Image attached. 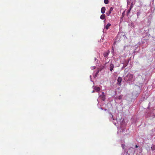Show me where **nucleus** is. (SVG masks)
Here are the masks:
<instances>
[{
    "label": "nucleus",
    "instance_id": "nucleus-20",
    "mask_svg": "<svg viewBox=\"0 0 155 155\" xmlns=\"http://www.w3.org/2000/svg\"><path fill=\"white\" fill-rule=\"evenodd\" d=\"M135 147L136 148H138V146H137V145H136L135 146Z\"/></svg>",
    "mask_w": 155,
    "mask_h": 155
},
{
    "label": "nucleus",
    "instance_id": "nucleus-11",
    "mask_svg": "<svg viewBox=\"0 0 155 155\" xmlns=\"http://www.w3.org/2000/svg\"><path fill=\"white\" fill-rule=\"evenodd\" d=\"M95 89L97 92L99 91L100 90V88L99 87H96Z\"/></svg>",
    "mask_w": 155,
    "mask_h": 155
},
{
    "label": "nucleus",
    "instance_id": "nucleus-8",
    "mask_svg": "<svg viewBox=\"0 0 155 155\" xmlns=\"http://www.w3.org/2000/svg\"><path fill=\"white\" fill-rule=\"evenodd\" d=\"M113 8L112 7H111L109 12V14H107L108 16H109V15H110V13H111L112 11H113Z\"/></svg>",
    "mask_w": 155,
    "mask_h": 155
},
{
    "label": "nucleus",
    "instance_id": "nucleus-24",
    "mask_svg": "<svg viewBox=\"0 0 155 155\" xmlns=\"http://www.w3.org/2000/svg\"><path fill=\"white\" fill-rule=\"evenodd\" d=\"M107 110V109H105V110Z\"/></svg>",
    "mask_w": 155,
    "mask_h": 155
},
{
    "label": "nucleus",
    "instance_id": "nucleus-5",
    "mask_svg": "<svg viewBox=\"0 0 155 155\" xmlns=\"http://www.w3.org/2000/svg\"><path fill=\"white\" fill-rule=\"evenodd\" d=\"M105 10L106 9L105 7H102L101 8V13L102 14H104L105 12Z\"/></svg>",
    "mask_w": 155,
    "mask_h": 155
},
{
    "label": "nucleus",
    "instance_id": "nucleus-12",
    "mask_svg": "<svg viewBox=\"0 0 155 155\" xmlns=\"http://www.w3.org/2000/svg\"><path fill=\"white\" fill-rule=\"evenodd\" d=\"M104 2L105 4H107L108 3L109 1L108 0H104Z\"/></svg>",
    "mask_w": 155,
    "mask_h": 155
},
{
    "label": "nucleus",
    "instance_id": "nucleus-13",
    "mask_svg": "<svg viewBox=\"0 0 155 155\" xmlns=\"http://www.w3.org/2000/svg\"><path fill=\"white\" fill-rule=\"evenodd\" d=\"M131 9H129L127 11V14L128 15L129 14L130 12V11Z\"/></svg>",
    "mask_w": 155,
    "mask_h": 155
},
{
    "label": "nucleus",
    "instance_id": "nucleus-10",
    "mask_svg": "<svg viewBox=\"0 0 155 155\" xmlns=\"http://www.w3.org/2000/svg\"><path fill=\"white\" fill-rule=\"evenodd\" d=\"M111 25V24L110 23H108L105 26V28L107 29L109 28V27Z\"/></svg>",
    "mask_w": 155,
    "mask_h": 155
},
{
    "label": "nucleus",
    "instance_id": "nucleus-14",
    "mask_svg": "<svg viewBox=\"0 0 155 155\" xmlns=\"http://www.w3.org/2000/svg\"><path fill=\"white\" fill-rule=\"evenodd\" d=\"M123 149H124L125 147V145L124 144H122L121 145Z\"/></svg>",
    "mask_w": 155,
    "mask_h": 155
},
{
    "label": "nucleus",
    "instance_id": "nucleus-3",
    "mask_svg": "<svg viewBox=\"0 0 155 155\" xmlns=\"http://www.w3.org/2000/svg\"><path fill=\"white\" fill-rule=\"evenodd\" d=\"M100 98L103 101H104L105 99V96L104 92L102 93V94L100 96Z\"/></svg>",
    "mask_w": 155,
    "mask_h": 155
},
{
    "label": "nucleus",
    "instance_id": "nucleus-21",
    "mask_svg": "<svg viewBox=\"0 0 155 155\" xmlns=\"http://www.w3.org/2000/svg\"><path fill=\"white\" fill-rule=\"evenodd\" d=\"M97 60V59L96 58H94V60H95V61H96Z\"/></svg>",
    "mask_w": 155,
    "mask_h": 155
},
{
    "label": "nucleus",
    "instance_id": "nucleus-1",
    "mask_svg": "<svg viewBox=\"0 0 155 155\" xmlns=\"http://www.w3.org/2000/svg\"><path fill=\"white\" fill-rule=\"evenodd\" d=\"M133 74L128 73L124 77V79L126 81H132L133 79Z\"/></svg>",
    "mask_w": 155,
    "mask_h": 155
},
{
    "label": "nucleus",
    "instance_id": "nucleus-22",
    "mask_svg": "<svg viewBox=\"0 0 155 155\" xmlns=\"http://www.w3.org/2000/svg\"><path fill=\"white\" fill-rule=\"evenodd\" d=\"M106 14L107 15V14H109V12L108 13L106 12Z\"/></svg>",
    "mask_w": 155,
    "mask_h": 155
},
{
    "label": "nucleus",
    "instance_id": "nucleus-23",
    "mask_svg": "<svg viewBox=\"0 0 155 155\" xmlns=\"http://www.w3.org/2000/svg\"><path fill=\"white\" fill-rule=\"evenodd\" d=\"M114 123L115 125H116V123Z\"/></svg>",
    "mask_w": 155,
    "mask_h": 155
},
{
    "label": "nucleus",
    "instance_id": "nucleus-15",
    "mask_svg": "<svg viewBox=\"0 0 155 155\" xmlns=\"http://www.w3.org/2000/svg\"><path fill=\"white\" fill-rule=\"evenodd\" d=\"M140 12H137V16H139L140 15Z\"/></svg>",
    "mask_w": 155,
    "mask_h": 155
},
{
    "label": "nucleus",
    "instance_id": "nucleus-9",
    "mask_svg": "<svg viewBox=\"0 0 155 155\" xmlns=\"http://www.w3.org/2000/svg\"><path fill=\"white\" fill-rule=\"evenodd\" d=\"M105 15L104 14L100 16V18L101 19H105Z\"/></svg>",
    "mask_w": 155,
    "mask_h": 155
},
{
    "label": "nucleus",
    "instance_id": "nucleus-17",
    "mask_svg": "<svg viewBox=\"0 0 155 155\" xmlns=\"http://www.w3.org/2000/svg\"><path fill=\"white\" fill-rule=\"evenodd\" d=\"M133 7V5L132 4V3H131V5L129 8L130 9H131Z\"/></svg>",
    "mask_w": 155,
    "mask_h": 155
},
{
    "label": "nucleus",
    "instance_id": "nucleus-16",
    "mask_svg": "<svg viewBox=\"0 0 155 155\" xmlns=\"http://www.w3.org/2000/svg\"><path fill=\"white\" fill-rule=\"evenodd\" d=\"M99 71H97V72H96V74H95V76L96 77L97 75V74H98L99 73Z\"/></svg>",
    "mask_w": 155,
    "mask_h": 155
},
{
    "label": "nucleus",
    "instance_id": "nucleus-7",
    "mask_svg": "<svg viewBox=\"0 0 155 155\" xmlns=\"http://www.w3.org/2000/svg\"><path fill=\"white\" fill-rule=\"evenodd\" d=\"M115 42H116L115 41L114 44V45H113V46H112V51H111V52L112 53H113L114 52V48H115H115H116Z\"/></svg>",
    "mask_w": 155,
    "mask_h": 155
},
{
    "label": "nucleus",
    "instance_id": "nucleus-19",
    "mask_svg": "<svg viewBox=\"0 0 155 155\" xmlns=\"http://www.w3.org/2000/svg\"><path fill=\"white\" fill-rule=\"evenodd\" d=\"M111 119H112V120H114V119L113 118V115H111Z\"/></svg>",
    "mask_w": 155,
    "mask_h": 155
},
{
    "label": "nucleus",
    "instance_id": "nucleus-6",
    "mask_svg": "<svg viewBox=\"0 0 155 155\" xmlns=\"http://www.w3.org/2000/svg\"><path fill=\"white\" fill-rule=\"evenodd\" d=\"M114 68V65L113 64H111L110 66V71H112Z\"/></svg>",
    "mask_w": 155,
    "mask_h": 155
},
{
    "label": "nucleus",
    "instance_id": "nucleus-18",
    "mask_svg": "<svg viewBox=\"0 0 155 155\" xmlns=\"http://www.w3.org/2000/svg\"><path fill=\"white\" fill-rule=\"evenodd\" d=\"M122 97V95H120L118 97V99H121Z\"/></svg>",
    "mask_w": 155,
    "mask_h": 155
},
{
    "label": "nucleus",
    "instance_id": "nucleus-4",
    "mask_svg": "<svg viewBox=\"0 0 155 155\" xmlns=\"http://www.w3.org/2000/svg\"><path fill=\"white\" fill-rule=\"evenodd\" d=\"M118 82V84L119 85H120V83L122 81V78L120 77H119L117 80Z\"/></svg>",
    "mask_w": 155,
    "mask_h": 155
},
{
    "label": "nucleus",
    "instance_id": "nucleus-2",
    "mask_svg": "<svg viewBox=\"0 0 155 155\" xmlns=\"http://www.w3.org/2000/svg\"><path fill=\"white\" fill-rule=\"evenodd\" d=\"M110 53V51L109 50L107 51L104 52L103 54L104 58L106 59L107 58L108 55Z\"/></svg>",
    "mask_w": 155,
    "mask_h": 155
}]
</instances>
